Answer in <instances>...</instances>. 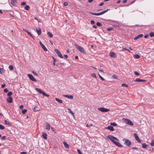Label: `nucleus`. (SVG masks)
Here are the masks:
<instances>
[{"mask_svg":"<svg viewBox=\"0 0 154 154\" xmlns=\"http://www.w3.org/2000/svg\"><path fill=\"white\" fill-rule=\"evenodd\" d=\"M107 137L112 142L117 146L119 147L122 146V145L119 142V140L116 137L111 135H108Z\"/></svg>","mask_w":154,"mask_h":154,"instance_id":"f257e3e1","label":"nucleus"},{"mask_svg":"<svg viewBox=\"0 0 154 154\" xmlns=\"http://www.w3.org/2000/svg\"><path fill=\"white\" fill-rule=\"evenodd\" d=\"M122 140L124 142V144L125 146H129L131 145V142L129 139L124 138Z\"/></svg>","mask_w":154,"mask_h":154,"instance_id":"f03ea898","label":"nucleus"},{"mask_svg":"<svg viewBox=\"0 0 154 154\" xmlns=\"http://www.w3.org/2000/svg\"><path fill=\"white\" fill-rule=\"evenodd\" d=\"M122 120L126 124L132 126L133 125V123L130 120L126 118H123Z\"/></svg>","mask_w":154,"mask_h":154,"instance_id":"7ed1b4c3","label":"nucleus"},{"mask_svg":"<svg viewBox=\"0 0 154 154\" xmlns=\"http://www.w3.org/2000/svg\"><path fill=\"white\" fill-rule=\"evenodd\" d=\"M75 46L76 48L78 49L80 52L84 54H85V50L82 47L77 45L76 44H75Z\"/></svg>","mask_w":154,"mask_h":154,"instance_id":"20e7f679","label":"nucleus"},{"mask_svg":"<svg viewBox=\"0 0 154 154\" xmlns=\"http://www.w3.org/2000/svg\"><path fill=\"white\" fill-rule=\"evenodd\" d=\"M98 110L103 112H106L109 111L110 109L103 107L98 108Z\"/></svg>","mask_w":154,"mask_h":154,"instance_id":"39448f33","label":"nucleus"},{"mask_svg":"<svg viewBox=\"0 0 154 154\" xmlns=\"http://www.w3.org/2000/svg\"><path fill=\"white\" fill-rule=\"evenodd\" d=\"M27 76L31 80L34 82L37 81V80L32 75L30 74H28Z\"/></svg>","mask_w":154,"mask_h":154,"instance_id":"423d86ee","label":"nucleus"},{"mask_svg":"<svg viewBox=\"0 0 154 154\" xmlns=\"http://www.w3.org/2000/svg\"><path fill=\"white\" fill-rule=\"evenodd\" d=\"M54 51L57 54L59 57L61 58H63L61 54V53L58 49H55Z\"/></svg>","mask_w":154,"mask_h":154,"instance_id":"0eeeda50","label":"nucleus"},{"mask_svg":"<svg viewBox=\"0 0 154 154\" xmlns=\"http://www.w3.org/2000/svg\"><path fill=\"white\" fill-rule=\"evenodd\" d=\"M134 135L136 140L139 143H140L141 141L139 139V138L137 135V134L136 133H134Z\"/></svg>","mask_w":154,"mask_h":154,"instance_id":"6e6552de","label":"nucleus"},{"mask_svg":"<svg viewBox=\"0 0 154 154\" xmlns=\"http://www.w3.org/2000/svg\"><path fill=\"white\" fill-rule=\"evenodd\" d=\"M109 56L112 58L116 57V55L115 53L112 52H111L109 54Z\"/></svg>","mask_w":154,"mask_h":154,"instance_id":"1a4fd4ad","label":"nucleus"},{"mask_svg":"<svg viewBox=\"0 0 154 154\" xmlns=\"http://www.w3.org/2000/svg\"><path fill=\"white\" fill-rule=\"evenodd\" d=\"M39 44L41 46L42 48H43V50L45 51H47V49L44 46V45L41 42V41L39 42Z\"/></svg>","mask_w":154,"mask_h":154,"instance_id":"9d476101","label":"nucleus"},{"mask_svg":"<svg viewBox=\"0 0 154 154\" xmlns=\"http://www.w3.org/2000/svg\"><path fill=\"white\" fill-rule=\"evenodd\" d=\"M134 82H146V80L144 79H140L139 78L138 79H136L134 81Z\"/></svg>","mask_w":154,"mask_h":154,"instance_id":"9b49d317","label":"nucleus"},{"mask_svg":"<svg viewBox=\"0 0 154 154\" xmlns=\"http://www.w3.org/2000/svg\"><path fill=\"white\" fill-rule=\"evenodd\" d=\"M108 11V10H106L104 11H103L100 12L98 13H96V15L97 16H98L100 15H102L104 13H105L106 12Z\"/></svg>","mask_w":154,"mask_h":154,"instance_id":"f8f14e48","label":"nucleus"},{"mask_svg":"<svg viewBox=\"0 0 154 154\" xmlns=\"http://www.w3.org/2000/svg\"><path fill=\"white\" fill-rule=\"evenodd\" d=\"M63 96L70 99H72L73 98V96L72 95H63Z\"/></svg>","mask_w":154,"mask_h":154,"instance_id":"ddd939ff","label":"nucleus"},{"mask_svg":"<svg viewBox=\"0 0 154 154\" xmlns=\"http://www.w3.org/2000/svg\"><path fill=\"white\" fill-rule=\"evenodd\" d=\"M143 36V35L142 34H140L137 35L134 38V40H137V39L142 37Z\"/></svg>","mask_w":154,"mask_h":154,"instance_id":"4468645a","label":"nucleus"},{"mask_svg":"<svg viewBox=\"0 0 154 154\" xmlns=\"http://www.w3.org/2000/svg\"><path fill=\"white\" fill-rule=\"evenodd\" d=\"M17 3L16 0H11V4L14 6H17Z\"/></svg>","mask_w":154,"mask_h":154,"instance_id":"2eb2a0df","label":"nucleus"},{"mask_svg":"<svg viewBox=\"0 0 154 154\" xmlns=\"http://www.w3.org/2000/svg\"><path fill=\"white\" fill-rule=\"evenodd\" d=\"M106 129H108L110 130L111 131H112L114 130V129L113 127L111 126H109L106 128H105Z\"/></svg>","mask_w":154,"mask_h":154,"instance_id":"dca6fc26","label":"nucleus"},{"mask_svg":"<svg viewBox=\"0 0 154 154\" xmlns=\"http://www.w3.org/2000/svg\"><path fill=\"white\" fill-rule=\"evenodd\" d=\"M8 102L11 103L12 102V99L11 97H9L7 99Z\"/></svg>","mask_w":154,"mask_h":154,"instance_id":"f3484780","label":"nucleus"},{"mask_svg":"<svg viewBox=\"0 0 154 154\" xmlns=\"http://www.w3.org/2000/svg\"><path fill=\"white\" fill-rule=\"evenodd\" d=\"M36 32L37 33L38 35H39L41 33V30L40 28H36Z\"/></svg>","mask_w":154,"mask_h":154,"instance_id":"a211bd4d","label":"nucleus"},{"mask_svg":"<svg viewBox=\"0 0 154 154\" xmlns=\"http://www.w3.org/2000/svg\"><path fill=\"white\" fill-rule=\"evenodd\" d=\"M45 128L46 130L49 131L51 128V126L49 124H47L45 125Z\"/></svg>","mask_w":154,"mask_h":154,"instance_id":"6ab92c4d","label":"nucleus"},{"mask_svg":"<svg viewBox=\"0 0 154 154\" xmlns=\"http://www.w3.org/2000/svg\"><path fill=\"white\" fill-rule=\"evenodd\" d=\"M35 90L38 92H39L40 94H43L44 91H43L41 89H39L38 88H35Z\"/></svg>","mask_w":154,"mask_h":154,"instance_id":"aec40b11","label":"nucleus"},{"mask_svg":"<svg viewBox=\"0 0 154 154\" xmlns=\"http://www.w3.org/2000/svg\"><path fill=\"white\" fill-rule=\"evenodd\" d=\"M43 137L45 139H47V134L45 132H43L42 134Z\"/></svg>","mask_w":154,"mask_h":154,"instance_id":"412c9836","label":"nucleus"},{"mask_svg":"<svg viewBox=\"0 0 154 154\" xmlns=\"http://www.w3.org/2000/svg\"><path fill=\"white\" fill-rule=\"evenodd\" d=\"M33 110L35 112H37L40 111V109L38 108L37 106L33 108Z\"/></svg>","mask_w":154,"mask_h":154,"instance_id":"4be33fe9","label":"nucleus"},{"mask_svg":"<svg viewBox=\"0 0 154 154\" xmlns=\"http://www.w3.org/2000/svg\"><path fill=\"white\" fill-rule=\"evenodd\" d=\"M23 30L24 31L26 32L27 33H28L30 36H31L32 38H33V35L29 32L27 30H26L24 29H23Z\"/></svg>","mask_w":154,"mask_h":154,"instance_id":"5701e85b","label":"nucleus"},{"mask_svg":"<svg viewBox=\"0 0 154 154\" xmlns=\"http://www.w3.org/2000/svg\"><path fill=\"white\" fill-rule=\"evenodd\" d=\"M63 144L64 145V146L66 148H68L69 147V145L65 142H63Z\"/></svg>","mask_w":154,"mask_h":154,"instance_id":"b1692460","label":"nucleus"},{"mask_svg":"<svg viewBox=\"0 0 154 154\" xmlns=\"http://www.w3.org/2000/svg\"><path fill=\"white\" fill-rule=\"evenodd\" d=\"M55 99L57 101L60 103H63V101L61 99H60L57 98H55Z\"/></svg>","mask_w":154,"mask_h":154,"instance_id":"393cba45","label":"nucleus"},{"mask_svg":"<svg viewBox=\"0 0 154 154\" xmlns=\"http://www.w3.org/2000/svg\"><path fill=\"white\" fill-rule=\"evenodd\" d=\"M5 124L9 125H11V123L8 121H7L6 120H5Z\"/></svg>","mask_w":154,"mask_h":154,"instance_id":"a878e982","label":"nucleus"},{"mask_svg":"<svg viewBox=\"0 0 154 154\" xmlns=\"http://www.w3.org/2000/svg\"><path fill=\"white\" fill-rule=\"evenodd\" d=\"M47 34L48 36L50 38H51L53 37V35L50 32H47Z\"/></svg>","mask_w":154,"mask_h":154,"instance_id":"bb28decb","label":"nucleus"},{"mask_svg":"<svg viewBox=\"0 0 154 154\" xmlns=\"http://www.w3.org/2000/svg\"><path fill=\"white\" fill-rule=\"evenodd\" d=\"M134 58L136 59H138L140 57V56L138 54H135L134 55Z\"/></svg>","mask_w":154,"mask_h":154,"instance_id":"cd10ccee","label":"nucleus"},{"mask_svg":"<svg viewBox=\"0 0 154 154\" xmlns=\"http://www.w3.org/2000/svg\"><path fill=\"white\" fill-rule=\"evenodd\" d=\"M25 10L28 11L29 10L30 7L29 5H26L24 8Z\"/></svg>","mask_w":154,"mask_h":154,"instance_id":"c85d7f7f","label":"nucleus"},{"mask_svg":"<svg viewBox=\"0 0 154 154\" xmlns=\"http://www.w3.org/2000/svg\"><path fill=\"white\" fill-rule=\"evenodd\" d=\"M147 145L146 143H144L142 144V147L143 148H146L147 147Z\"/></svg>","mask_w":154,"mask_h":154,"instance_id":"c756f323","label":"nucleus"},{"mask_svg":"<svg viewBox=\"0 0 154 154\" xmlns=\"http://www.w3.org/2000/svg\"><path fill=\"white\" fill-rule=\"evenodd\" d=\"M68 112L69 113H70L73 116H74L73 113L71 109H68Z\"/></svg>","mask_w":154,"mask_h":154,"instance_id":"7c9ffc66","label":"nucleus"},{"mask_svg":"<svg viewBox=\"0 0 154 154\" xmlns=\"http://www.w3.org/2000/svg\"><path fill=\"white\" fill-rule=\"evenodd\" d=\"M150 145L151 146H154V139L152 140V142L150 143Z\"/></svg>","mask_w":154,"mask_h":154,"instance_id":"2f4dec72","label":"nucleus"},{"mask_svg":"<svg viewBox=\"0 0 154 154\" xmlns=\"http://www.w3.org/2000/svg\"><path fill=\"white\" fill-rule=\"evenodd\" d=\"M5 128V127L2 125H0V129L1 130H4Z\"/></svg>","mask_w":154,"mask_h":154,"instance_id":"473e14b6","label":"nucleus"},{"mask_svg":"<svg viewBox=\"0 0 154 154\" xmlns=\"http://www.w3.org/2000/svg\"><path fill=\"white\" fill-rule=\"evenodd\" d=\"M91 76L94 78H97L96 75L95 73H92L91 74Z\"/></svg>","mask_w":154,"mask_h":154,"instance_id":"72a5a7b5","label":"nucleus"},{"mask_svg":"<svg viewBox=\"0 0 154 154\" xmlns=\"http://www.w3.org/2000/svg\"><path fill=\"white\" fill-rule=\"evenodd\" d=\"M149 35L151 37H152L154 36V33L153 32H151L149 33Z\"/></svg>","mask_w":154,"mask_h":154,"instance_id":"f704fd0d","label":"nucleus"},{"mask_svg":"<svg viewBox=\"0 0 154 154\" xmlns=\"http://www.w3.org/2000/svg\"><path fill=\"white\" fill-rule=\"evenodd\" d=\"M110 125H112V126H116L117 125V124L115 122L111 123H110Z\"/></svg>","mask_w":154,"mask_h":154,"instance_id":"c9c22d12","label":"nucleus"},{"mask_svg":"<svg viewBox=\"0 0 154 154\" xmlns=\"http://www.w3.org/2000/svg\"><path fill=\"white\" fill-rule=\"evenodd\" d=\"M9 69L10 70H12L13 69V67L12 65H10L9 66Z\"/></svg>","mask_w":154,"mask_h":154,"instance_id":"e433bc0d","label":"nucleus"},{"mask_svg":"<svg viewBox=\"0 0 154 154\" xmlns=\"http://www.w3.org/2000/svg\"><path fill=\"white\" fill-rule=\"evenodd\" d=\"M3 72H4L3 69L0 68V72L1 74H2V73H3Z\"/></svg>","mask_w":154,"mask_h":154,"instance_id":"4c0bfd02","label":"nucleus"},{"mask_svg":"<svg viewBox=\"0 0 154 154\" xmlns=\"http://www.w3.org/2000/svg\"><path fill=\"white\" fill-rule=\"evenodd\" d=\"M27 111V110L26 109H24L22 111V113L24 114H25Z\"/></svg>","mask_w":154,"mask_h":154,"instance_id":"58836bf2","label":"nucleus"},{"mask_svg":"<svg viewBox=\"0 0 154 154\" xmlns=\"http://www.w3.org/2000/svg\"><path fill=\"white\" fill-rule=\"evenodd\" d=\"M12 94V93L11 92H9L7 94V95L9 97H11L10 96H11Z\"/></svg>","mask_w":154,"mask_h":154,"instance_id":"ea45409f","label":"nucleus"},{"mask_svg":"<svg viewBox=\"0 0 154 154\" xmlns=\"http://www.w3.org/2000/svg\"><path fill=\"white\" fill-rule=\"evenodd\" d=\"M96 24L97 26H100L102 25V24L98 22Z\"/></svg>","mask_w":154,"mask_h":154,"instance_id":"a19ab883","label":"nucleus"},{"mask_svg":"<svg viewBox=\"0 0 154 154\" xmlns=\"http://www.w3.org/2000/svg\"><path fill=\"white\" fill-rule=\"evenodd\" d=\"M122 86L123 87H128V85H127L125 84H122Z\"/></svg>","mask_w":154,"mask_h":154,"instance_id":"79ce46f5","label":"nucleus"},{"mask_svg":"<svg viewBox=\"0 0 154 154\" xmlns=\"http://www.w3.org/2000/svg\"><path fill=\"white\" fill-rule=\"evenodd\" d=\"M92 125H93L91 124H87L86 127H90V126H92Z\"/></svg>","mask_w":154,"mask_h":154,"instance_id":"37998d69","label":"nucleus"},{"mask_svg":"<svg viewBox=\"0 0 154 154\" xmlns=\"http://www.w3.org/2000/svg\"><path fill=\"white\" fill-rule=\"evenodd\" d=\"M112 77L113 78L116 79H118V77H117V75H113L112 76Z\"/></svg>","mask_w":154,"mask_h":154,"instance_id":"c03bdc74","label":"nucleus"},{"mask_svg":"<svg viewBox=\"0 0 154 154\" xmlns=\"http://www.w3.org/2000/svg\"><path fill=\"white\" fill-rule=\"evenodd\" d=\"M99 76L100 77V78L103 81L104 80V79L100 75L98 74Z\"/></svg>","mask_w":154,"mask_h":154,"instance_id":"a18cd8bd","label":"nucleus"},{"mask_svg":"<svg viewBox=\"0 0 154 154\" xmlns=\"http://www.w3.org/2000/svg\"><path fill=\"white\" fill-rule=\"evenodd\" d=\"M43 95H44V96H45L47 97H48L49 96V95L46 94V93H45V92H44L43 93Z\"/></svg>","mask_w":154,"mask_h":154,"instance_id":"49530a36","label":"nucleus"},{"mask_svg":"<svg viewBox=\"0 0 154 154\" xmlns=\"http://www.w3.org/2000/svg\"><path fill=\"white\" fill-rule=\"evenodd\" d=\"M134 73L135 75L138 76H139L140 75L139 73L138 72L136 71L134 72Z\"/></svg>","mask_w":154,"mask_h":154,"instance_id":"de8ad7c7","label":"nucleus"},{"mask_svg":"<svg viewBox=\"0 0 154 154\" xmlns=\"http://www.w3.org/2000/svg\"><path fill=\"white\" fill-rule=\"evenodd\" d=\"M77 151L79 154H83L79 149H77Z\"/></svg>","mask_w":154,"mask_h":154,"instance_id":"09e8293b","label":"nucleus"},{"mask_svg":"<svg viewBox=\"0 0 154 154\" xmlns=\"http://www.w3.org/2000/svg\"><path fill=\"white\" fill-rule=\"evenodd\" d=\"M26 3L24 2L21 3V5L22 6L25 5H26Z\"/></svg>","mask_w":154,"mask_h":154,"instance_id":"8fccbe9b","label":"nucleus"},{"mask_svg":"<svg viewBox=\"0 0 154 154\" xmlns=\"http://www.w3.org/2000/svg\"><path fill=\"white\" fill-rule=\"evenodd\" d=\"M6 137L5 136H4L2 137L1 138V139L2 140H5L6 139Z\"/></svg>","mask_w":154,"mask_h":154,"instance_id":"3c124183","label":"nucleus"},{"mask_svg":"<svg viewBox=\"0 0 154 154\" xmlns=\"http://www.w3.org/2000/svg\"><path fill=\"white\" fill-rule=\"evenodd\" d=\"M32 73L34 75H35L36 76H38V75L34 71H33L32 72Z\"/></svg>","mask_w":154,"mask_h":154,"instance_id":"603ef678","label":"nucleus"},{"mask_svg":"<svg viewBox=\"0 0 154 154\" xmlns=\"http://www.w3.org/2000/svg\"><path fill=\"white\" fill-rule=\"evenodd\" d=\"M89 13H90L92 15H96V13L91 12H90Z\"/></svg>","mask_w":154,"mask_h":154,"instance_id":"864d4df0","label":"nucleus"},{"mask_svg":"<svg viewBox=\"0 0 154 154\" xmlns=\"http://www.w3.org/2000/svg\"><path fill=\"white\" fill-rule=\"evenodd\" d=\"M124 50H127L128 51L130 52V51H129V50L127 49L126 48H123L122 49V51H123Z\"/></svg>","mask_w":154,"mask_h":154,"instance_id":"5fc2aeb1","label":"nucleus"},{"mask_svg":"<svg viewBox=\"0 0 154 154\" xmlns=\"http://www.w3.org/2000/svg\"><path fill=\"white\" fill-rule=\"evenodd\" d=\"M63 5L64 6H66L68 5V3L66 2H65L64 3H63Z\"/></svg>","mask_w":154,"mask_h":154,"instance_id":"6e6d98bb","label":"nucleus"},{"mask_svg":"<svg viewBox=\"0 0 154 154\" xmlns=\"http://www.w3.org/2000/svg\"><path fill=\"white\" fill-rule=\"evenodd\" d=\"M94 23H95V22H94V21L93 20H91V24H94Z\"/></svg>","mask_w":154,"mask_h":154,"instance_id":"4d7b16f0","label":"nucleus"},{"mask_svg":"<svg viewBox=\"0 0 154 154\" xmlns=\"http://www.w3.org/2000/svg\"><path fill=\"white\" fill-rule=\"evenodd\" d=\"M8 89L7 88H5L4 90V91L5 92V93H7V92H8Z\"/></svg>","mask_w":154,"mask_h":154,"instance_id":"13d9d810","label":"nucleus"},{"mask_svg":"<svg viewBox=\"0 0 154 154\" xmlns=\"http://www.w3.org/2000/svg\"><path fill=\"white\" fill-rule=\"evenodd\" d=\"M149 36V35L148 34H146L144 35V37L145 38H148Z\"/></svg>","mask_w":154,"mask_h":154,"instance_id":"bf43d9fd","label":"nucleus"},{"mask_svg":"<svg viewBox=\"0 0 154 154\" xmlns=\"http://www.w3.org/2000/svg\"><path fill=\"white\" fill-rule=\"evenodd\" d=\"M19 108L20 109H22L23 108V105H20V106H19Z\"/></svg>","mask_w":154,"mask_h":154,"instance_id":"052dcab7","label":"nucleus"},{"mask_svg":"<svg viewBox=\"0 0 154 154\" xmlns=\"http://www.w3.org/2000/svg\"><path fill=\"white\" fill-rule=\"evenodd\" d=\"M51 128L53 131L54 132V133H55V132H54V130L53 127H51Z\"/></svg>","mask_w":154,"mask_h":154,"instance_id":"680f3d73","label":"nucleus"},{"mask_svg":"<svg viewBox=\"0 0 154 154\" xmlns=\"http://www.w3.org/2000/svg\"><path fill=\"white\" fill-rule=\"evenodd\" d=\"M5 84L2 85H1V87L2 88H3L5 87Z\"/></svg>","mask_w":154,"mask_h":154,"instance_id":"e2e57ef3","label":"nucleus"},{"mask_svg":"<svg viewBox=\"0 0 154 154\" xmlns=\"http://www.w3.org/2000/svg\"><path fill=\"white\" fill-rule=\"evenodd\" d=\"M104 4V3L103 2H101L99 6H102Z\"/></svg>","mask_w":154,"mask_h":154,"instance_id":"0e129e2a","label":"nucleus"},{"mask_svg":"<svg viewBox=\"0 0 154 154\" xmlns=\"http://www.w3.org/2000/svg\"><path fill=\"white\" fill-rule=\"evenodd\" d=\"M26 152H20L21 154H26Z\"/></svg>","mask_w":154,"mask_h":154,"instance_id":"69168bd1","label":"nucleus"},{"mask_svg":"<svg viewBox=\"0 0 154 154\" xmlns=\"http://www.w3.org/2000/svg\"><path fill=\"white\" fill-rule=\"evenodd\" d=\"M153 149L152 148L150 147L149 150L151 151H152L153 150Z\"/></svg>","mask_w":154,"mask_h":154,"instance_id":"338daca9","label":"nucleus"},{"mask_svg":"<svg viewBox=\"0 0 154 154\" xmlns=\"http://www.w3.org/2000/svg\"><path fill=\"white\" fill-rule=\"evenodd\" d=\"M127 2V1L126 0H124L122 2L123 4H125V3H126V2Z\"/></svg>","mask_w":154,"mask_h":154,"instance_id":"774afa93","label":"nucleus"}]
</instances>
